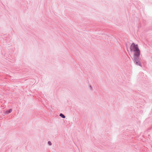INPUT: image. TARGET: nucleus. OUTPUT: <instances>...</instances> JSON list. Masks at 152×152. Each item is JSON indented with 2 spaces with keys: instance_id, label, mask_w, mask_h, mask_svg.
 I'll list each match as a JSON object with an SVG mask.
<instances>
[{
  "instance_id": "obj_1",
  "label": "nucleus",
  "mask_w": 152,
  "mask_h": 152,
  "mask_svg": "<svg viewBox=\"0 0 152 152\" xmlns=\"http://www.w3.org/2000/svg\"><path fill=\"white\" fill-rule=\"evenodd\" d=\"M130 49L131 52H134V56L132 60L134 64L136 65L142 67V60L140 58V52L138 45L133 43L130 46Z\"/></svg>"
},
{
  "instance_id": "obj_2",
  "label": "nucleus",
  "mask_w": 152,
  "mask_h": 152,
  "mask_svg": "<svg viewBox=\"0 0 152 152\" xmlns=\"http://www.w3.org/2000/svg\"><path fill=\"white\" fill-rule=\"evenodd\" d=\"M4 56L5 57H6V59L7 60H8L9 61H10L11 62H14V61L15 59L11 58V57L9 56H8V57H7V54H5Z\"/></svg>"
},
{
  "instance_id": "obj_3",
  "label": "nucleus",
  "mask_w": 152,
  "mask_h": 152,
  "mask_svg": "<svg viewBox=\"0 0 152 152\" xmlns=\"http://www.w3.org/2000/svg\"><path fill=\"white\" fill-rule=\"evenodd\" d=\"M12 111V109H10L8 110H6L4 111V113L5 115H7L10 113H11Z\"/></svg>"
},
{
  "instance_id": "obj_4",
  "label": "nucleus",
  "mask_w": 152,
  "mask_h": 152,
  "mask_svg": "<svg viewBox=\"0 0 152 152\" xmlns=\"http://www.w3.org/2000/svg\"><path fill=\"white\" fill-rule=\"evenodd\" d=\"M59 116L63 118H65V116L62 113H61Z\"/></svg>"
},
{
  "instance_id": "obj_5",
  "label": "nucleus",
  "mask_w": 152,
  "mask_h": 152,
  "mask_svg": "<svg viewBox=\"0 0 152 152\" xmlns=\"http://www.w3.org/2000/svg\"><path fill=\"white\" fill-rule=\"evenodd\" d=\"M48 144L49 145H52V143L50 141H49L48 142Z\"/></svg>"
},
{
  "instance_id": "obj_6",
  "label": "nucleus",
  "mask_w": 152,
  "mask_h": 152,
  "mask_svg": "<svg viewBox=\"0 0 152 152\" xmlns=\"http://www.w3.org/2000/svg\"><path fill=\"white\" fill-rule=\"evenodd\" d=\"M90 87L91 88H92L91 86H90Z\"/></svg>"
}]
</instances>
